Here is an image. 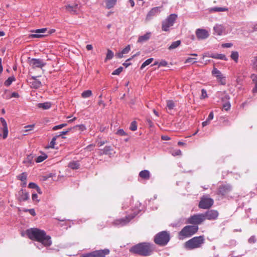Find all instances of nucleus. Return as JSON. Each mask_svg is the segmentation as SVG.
<instances>
[{"mask_svg":"<svg viewBox=\"0 0 257 257\" xmlns=\"http://www.w3.org/2000/svg\"><path fill=\"white\" fill-rule=\"evenodd\" d=\"M26 233L30 239L39 242L45 246H50L52 244L51 236L47 235L44 230L34 227L27 229Z\"/></svg>","mask_w":257,"mask_h":257,"instance_id":"1","label":"nucleus"},{"mask_svg":"<svg viewBox=\"0 0 257 257\" xmlns=\"http://www.w3.org/2000/svg\"><path fill=\"white\" fill-rule=\"evenodd\" d=\"M154 249L155 246L153 244L144 242L133 246L130 248V251L142 256H148L153 253Z\"/></svg>","mask_w":257,"mask_h":257,"instance_id":"2","label":"nucleus"},{"mask_svg":"<svg viewBox=\"0 0 257 257\" xmlns=\"http://www.w3.org/2000/svg\"><path fill=\"white\" fill-rule=\"evenodd\" d=\"M204 243L203 236H196L185 242L184 247L187 250H192L201 247Z\"/></svg>","mask_w":257,"mask_h":257,"instance_id":"3","label":"nucleus"},{"mask_svg":"<svg viewBox=\"0 0 257 257\" xmlns=\"http://www.w3.org/2000/svg\"><path fill=\"white\" fill-rule=\"evenodd\" d=\"M170 239V234L166 231L158 233L154 237V242L160 246H165Z\"/></svg>","mask_w":257,"mask_h":257,"instance_id":"4","label":"nucleus"},{"mask_svg":"<svg viewBox=\"0 0 257 257\" xmlns=\"http://www.w3.org/2000/svg\"><path fill=\"white\" fill-rule=\"evenodd\" d=\"M198 226H185L179 232V238L184 239V238L189 237L197 231Z\"/></svg>","mask_w":257,"mask_h":257,"instance_id":"5","label":"nucleus"},{"mask_svg":"<svg viewBox=\"0 0 257 257\" xmlns=\"http://www.w3.org/2000/svg\"><path fill=\"white\" fill-rule=\"evenodd\" d=\"M177 18V15L171 14L168 18L162 22V29L163 31L167 32L169 28L172 27Z\"/></svg>","mask_w":257,"mask_h":257,"instance_id":"6","label":"nucleus"},{"mask_svg":"<svg viewBox=\"0 0 257 257\" xmlns=\"http://www.w3.org/2000/svg\"><path fill=\"white\" fill-rule=\"evenodd\" d=\"M213 203L214 201L212 199L207 196H203L200 199L198 207L201 209H209Z\"/></svg>","mask_w":257,"mask_h":257,"instance_id":"7","label":"nucleus"},{"mask_svg":"<svg viewBox=\"0 0 257 257\" xmlns=\"http://www.w3.org/2000/svg\"><path fill=\"white\" fill-rule=\"evenodd\" d=\"M204 220L205 218L204 214H198L192 215L189 217L187 221V223L193 225H197L201 224Z\"/></svg>","mask_w":257,"mask_h":257,"instance_id":"8","label":"nucleus"},{"mask_svg":"<svg viewBox=\"0 0 257 257\" xmlns=\"http://www.w3.org/2000/svg\"><path fill=\"white\" fill-rule=\"evenodd\" d=\"M29 64L33 68H41L46 65V63L42 60L35 58H32L30 60Z\"/></svg>","mask_w":257,"mask_h":257,"instance_id":"9","label":"nucleus"},{"mask_svg":"<svg viewBox=\"0 0 257 257\" xmlns=\"http://www.w3.org/2000/svg\"><path fill=\"white\" fill-rule=\"evenodd\" d=\"M205 219L215 220L218 216V212L216 210H210L203 214Z\"/></svg>","mask_w":257,"mask_h":257,"instance_id":"10","label":"nucleus"},{"mask_svg":"<svg viewBox=\"0 0 257 257\" xmlns=\"http://www.w3.org/2000/svg\"><path fill=\"white\" fill-rule=\"evenodd\" d=\"M109 253V249H104L103 250H96L88 254L90 257H105V255L108 254Z\"/></svg>","mask_w":257,"mask_h":257,"instance_id":"11","label":"nucleus"},{"mask_svg":"<svg viewBox=\"0 0 257 257\" xmlns=\"http://www.w3.org/2000/svg\"><path fill=\"white\" fill-rule=\"evenodd\" d=\"M196 35L198 39H205L207 38L209 36L208 32L203 29H198L196 31Z\"/></svg>","mask_w":257,"mask_h":257,"instance_id":"12","label":"nucleus"},{"mask_svg":"<svg viewBox=\"0 0 257 257\" xmlns=\"http://www.w3.org/2000/svg\"><path fill=\"white\" fill-rule=\"evenodd\" d=\"M29 83L31 87L37 89L42 86L41 81L37 79L36 76H33L29 79Z\"/></svg>","mask_w":257,"mask_h":257,"instance_id":"13","label":"nucleus"},{"mask_svg":"<svg viewBox=\"0 0 257 257\" xmlns=\"http://www.w3.org/2000/svg\"><path fill=\"white\" fill-rule=\"evenodd\" d=\"M29 199V194L28 192L21 190L18 193V199L20 201H25Z\"/></svg>","mask_w":257,"mask_h":257,"instance_id":"14","label":"nucleus"},{"mask_svg":"<svg viewBox=\"0 0 257 257\" xmlns=\"http://www.w3.org/2000/svg\"><path fill=\"white\" fill-rule=\"evenodd\" d=\"M140 211V210L139 209H135L133 214L132 215H128L126 216L125 218L122 219L120 223H127L135 217Z\"/></svg>","mask_w":257,"mask_h":257,"instance_id":"15","label":"nucleus"},{"mask_svg":"<svg viewBox=\"0 0 257 257\" xmlns=\"http://www.w3.org/2000/svg\"><path fill=\"white\" fill-rule=\"evenodd\" d=\"M230 190V187L228 185H220L218 189V193L224 195L229 192Z\"/></svg>","mask_w":257,"mask_h":257,"instance_id":"16","label":"nucleus"},{"mask_svg":"<svg viewBox=\"0 0 257 257\" xmlns=\"http://www.w3.org/2000/svg\"><path fill=\"white\" fill-rule=\"evenodd\" d=\"M159 7H155L152 8L148 13L146 20L147 21L150 20L152 18L159 13Z\"/></svg>","mask_w":257,"mask_h":257,"instance_id":"17","label":"nucleus"},{"mask_svg":"<svg viewBox=\"0 0 257 257\" xmlns=\"http://www.w3.org/2000/svg\"><path fill=\"white\" fill-rule=\"evenodd\" d=\"M18 179L22 181L21 186L23 187H26L27 185V174L25 172H23L17 176Z\"/></svg>","mask_w":257,"mask_h":257,"instance_id":"18","label":"nucleus"},{"mask_svg":"<svg viewBox=\"0 0 257 257\" xmlns=\"http://www.w3.org/2000/svg\"><path fill=\"white\" fill-rule=\"evenodd\" d=\"M151 32H147L144 35L139 36L137 42L142 43L147 41L151 38Z\"/></svg>","mask_w":257,"mask_h":257,"instance_id":"19","label":"nucleus"},{"mask_svg":"<svg viewBox=\"0 0 257 257\" xmlns=\"http://www.w3.org/2000/svg\"><path fill=\"white\" fill-rule=\"evenodd\" d=\"M47 31V29L46 28H42V29H37L35 32L37 34H32L31 35L30 37L31 38H41V37H42L43 36H44V35H41V34H40V33H44L46 31Z\"/></svg>","mask_w":257,"mask_h":257,"instance_id":"20","label":"nucleus"},{"mask_svg":"<svg viewBox=\"0 0 257 257\" xmlns=\"http://www.w3.org/2000/svg\"><path fill=\"white\" fill-rule=\"evenodd\" d=\"M213 30L214 34L218 36L221 35L224 31L223 27L221 25H216L214 27Z\"/></svg>","mask_w":257,"mask_h":257,"instance_id":"21","label":"nucleus"},{"mask_svg":"<svg viewBox=\"0 0 257 257\" xmlns=\"http://www.w3.org/2000/svg\"><path fill=\"white\" fill-rule=\"evenodd\" d=\"M139 176L142 179L148 180L150 177V173L148 170H143L140 172Z\"/></svg>","mask_w":257,"mask_h":257,"instance_id":"22","label":"nucleus"},{"mask_svg":"<svg viewBox=\"0 0 257 257\" xmlns=\"http://www.w3.org/2000/svg\"><path fill=\"white\" fill-rule=\"evenodd\" d=\"M68 167L73 170L78 169L80 167V164L79 161H73L69 163Z\"/></svg>","mask_w":257,"mask_h":257,"instance_id":"23","label":"nucleus"},{"mask_svg":"<svg viewBox=\"0 0 257 257\" xmlns=\"http://www.w3.org/2000/svg\"><path fill=\"white\" fill-rule=\"evenodd\" d=\"M33 156L32 155H29L24 160L23 163L27 166H30L33 163Z\"/></svg>","mask_w":257,"mask_h":257,"instance_id":"24","label":"nucleus"},{"mask_svg":"<svg viewBox=\"0 0 257 257\" xmlns=\"http://www.w3.org/2000/svg\"><path fill=\"white\" fill-rule=\"evenodd\" d=\"M37 106L43 109H48L51 107V103L49 102L39 103L37 104Z\"/></svg>","mask_w":257,"mask_h":257,"instance_id":"25","label":"nucleus"},{"mask_svg":"<svg viewBox=\"0 0 257 257\" xmlns=\"http://www.w3.org/2000/svg\"><path fill=\"white\" fill-rule=\"evenodd\" d=\"M112 151V149L110 146H105L103 150H101L100 155H109Z\"/></svg>","mask_w":257,"mask_h":257,"instance_id":"26","label":"nucleus"},{"mask_svg":"<svg viewBox=\"0 0 257 257\" xmlns=\"http://www.w3.org/2000/svg\"><path fill=\"white\" fill-rule=\"evenodd\" d=\"M210 57L214 59H220V60H226V57L225 55L222 54H212L210 56Z\"/></svg>","mask_w":257,"mask_h":257,"instance_id":"27","label":"nucleus"},{"mask_svg":"<svg viewBox=\"0 0 257 257\" xmlns=\"http://www.w3.org/2000/svg\"><path fill=\"white\" fill-rule=\"evenodd\" d=\"M116 3V0H106V6L107 9L113 8Z\"/></svg>","mask_w":257,"mask_h":257,"instance_id":"28","label":"nucleus"},{"mask_svg":"<svg viewBox=\"0 0 257 257\" xmlns=\"http://www.w3.org/2000/svg\"><path fill=\"white\" fill-rule=\"evenodd\" d=\"M77 5H75L74 6H68L66 7V9L69 11L70 13L74 14L77 13Z\"/></svg>","mask_w":257,"mask_h":257,"instance_id":"29","label":"nucleus"},{"mask_svg":"<svg viewBox=\"0 0 257 257\" xmlns=\"http://www.w3.org/2000/svg\"><path fill=\"white\" fill-rule=\"evenodd\" d=\"M217 81L221 84L225 85L226 84L225 77L223 76L222 74L217 75Z\"/></svg>","mask_w":257,"mask_h":257,"instance_id":"30","label":"nucleus"},{"mask_svg":"<svg viewBox=\"0 0 257 257\" xmlns=\"http://www.w3.org/2000/svg\"><path fill=\"white\" fill-rule=\"evenodd\" d=\"M181 44V41L180 40H178L175 42H173L171 45L168 47L169 50H172L177 48Z\"/></svg>","mask_w":257,"mask_h":257,"instance_id":"31","label":"nucleus"},{"mask_svg":"<svg viewBox=\"0 0 257 257\" xmlns=\"http://www.w3.org/2000/svg\"><path fill=\"white\" fill-rule=\"evenodd\" d=\"M251 62L252 68L257 71V56L253 57L251 59Z\"/></svg>","mask_w":257,"mask_h":257,"instance_id":"32","label":"nucleus"},{"mask_svg":"<svg viewBox=\"0 0 257 257\" xmlns=\"http://www.w3.org/2000/svg\"><path fill=\"white\" fill-rule=\"evenodd\" d=\"M92 95V91L90 90H85L81 93V96L84 98L89 97Z\"/></svg>","mask_w":257,"mask_h":257,"instance_id":"33","label":"nucleus"},{"mask_svg":"<svg viewBox=\"0 0 257 257\" xmlns=\"http://www.w3.org/2000/svg\"><path fill=\"white\" fill-rule=\"evenodd\" d=\"M153 60L154 59L153 58H151L146 60L141 65L140 68L141 69L143 70L146 66L151 64L153 62Z\"/></svg>","mask_w":257,"mask_h":257,"instance_id":"34","label":"nucleus"},{"mask_svg":"<svg viewBox=\"0 0 257 257\" xmlns=\"http://www.w3.org/2000/svg\"><path fill=\"white\" fill-rule=\"evenodd\" d=\"M15 80H16V79H15V77H14V76L10 77L5 82L4 84L6 86H9L12 84V83L13 81H15Z\"/></svg>","mask_w":257,"mask_h":257,"instance_id":"35","label":"nucleus"},{"mask_svg":"<svg viewBox=\"0 0 257 257\" xmlns=\"http://www.w3.org/2000/svg\"><path fill=\"white\" fill-rule=\"evenodd\" d=\"M222 96L221 97V99L222 101L225 102L226 101H228V100L230 99V97L228 94L226 93L225 91H223L221 92Z\"/></svg>","mask_w":257,"mask_h":257,"instance_id":"36","label":"nucleus"},{"mask_svg":"<svg viewBox=\"0 0 257 257\" xmlns=\"http://www.w3.org/2000/svg\"><path fill=\"white\" fill-rule=\"evenodd\" d=\"M72 130H78L80 132H83L86 130V127L84 124L77 125L72 128Z\"/></svg>","mask_w":257,"mask_h":257,"instance_id":"37","label":"nucleus"},{"mask_svg":"<svg viewBox=\"0 0 257 257\" xmlns=\"http://www.w3.org/2000/svg\"><path fill=\"white\" fill-rule=\"evenodd\" d=\"M167 107L169 109L172 110L175 107V103L173 100H167Z\"/></svg>","mask_w":257,"mask_h":257,"instance_id":"38","label":"nucleus"},{"mask_svg":"<svg viewBox=\"0 0 257 257\" xmlns=\"http://www.w3.org/2000/svg\"><path fill=\"white\" fill-rule=\"evenodd\" d=\"M113 55H114V54H113V52L111 50L108 49L107 51V54H106V58L105 59V61H106L107 60L111 59L113 58Z\"/></svg>","mask_w":257,"mask_h":257,"instance_id":"39","label":"nucleus"},{"mask_svg":"<svg viewBox=\"0 0 257 257\" xmlns=\"http://www.w3.org/2000/svg\"><path fill=\"white\" fill-rule=\"evenodd\" d=\"M58 137V136H56L52 138V139L49 145L48 148H53V149L55 148V145L56 144V141Z\"/></svg>","mask_w":257,"mask_h":257,"instance_id":"40","label":"nucleus"},{"mask_svg":"<svg viewBox=\"0 0 257 257\" xmlns=\"http://www.w3.org/2000/svg\"><path fill=\"white\" fill-rule=\"evenodd\" d=\"M231 58L232 60H234L236 62H237L238 59V53L237 52H232L231 54Z\"/></svg>","mask_w":257,"mask_h":257,"instance_id":"41","label":"nucleus"},{"mask_svg":"<svg viewBox=\"0 0 257 257\" xmlns=\"http://www.w3.org/2000/svg\"><path fill=\"white\" fill-rule=\"evenodd\" d=\"M47 158V156L45 154H44L42 156H40L37 158V159L36 160V162L37 163L42 162L44 160H45Z\"/></svg>","mask_w":257,"mask_h":257,"instance_id":"42","label":"nucleus"},{"mask_svg":"<svg viewBox=\"0 0 257 257\" xmlns=\"http://www.w3.org/2000/svg\"><path fill=\"white\" fill-rule=\"evenodd\" d=\"M130 128L133 131H135L137 130V123L136 121H133L131 122Z\"/></svg>","mask_w":257,"mask_h":257,"instance_id":"43","label":"nucleus"},{"mask_svg":"<svg viewBox=\"0 0 257 257\" xmlns=\"http://www.w3.org/2000/svg\"><path fill=\"white\" fill-rule=\"evenodd\" d=\"M231 107L230 103L229 101H227L223 104L222 108L225 111H228L230 109Z\"/></svg>","mask_w":257,"mask_h":257,"instance_id":"44","label":"nucleus"},{"mask_svg":"<svg viewBox=\"0 0 257 257\" xmlns=\"http://www.w3.org/2000/svg\"><path fill=\"white\" fill-rule=\"evenodd\" d=\"M212 10L214 12H225L227 11V9L221 7H215L213 8Z\"/></svg>","mask_w":257,"mask_h":257,"instance_id":"45","label":"nucleus"},{"mask_svg":"<svg viewBox=\"0 0 257 257\" xmlns=\"http://www.w3.org/2000/svg\"><path fill=\"white\" fill-rule=\"evenodd\" d=\"M123 70V68L122 67H120L118 68L115 70L112 73V74L113 75H119Z\"/></svg>","mask_w":257,"mask_h":257,"instance_id":"46","label":"nucleus"},{"mask_svg":"<svg viewBox=\"0 0 257 257\" xmlns=\"http://www.w3.org/2000/svg\"><path fill=\"white\" fill-rule=\"evenodd\" d=\"M197 61H196V58H187L186 61H185V63H196Z\"/></svg>","mask_w":257,"mask_h":257,"instance_id":"47","label":"nucleus"},{"mask_svg":"<svg viewBox=\"0 0 257 257\" xmlns=\"http://www.w3.org/2000/svg\"><path fill=\"white\" fill-rule=\"evenodd\" d=\"M19 97V93L18 92H13L12 93L11 96H7L6 98L7 99H10V98H11L12 97L18 98Z\"/></svg>","mask_w":257,"mask_h":257,"instance_id":"48","label":"nucleus"},{"mask_svg":"<svg viewBox=\"0 0 257 257\" xmlns=\"http://www.w3.org/2000/svg\"><path fill=\"white\" fill-rule=\"evenodd\" d=\"M131 50V47L130 45H127L125 48H124L122 51L121 52L123 54H127Z\"/></svg>","mask_w":257,"mask_h":257,"instance_id":"49","label":"nucleus"},{"mask_svg":"<svg viewBox=\"0 0 257 257\" xmlns=\"http://www.w3.org/2000/svg\"><path fill=\"white\" fill-rule=\"evenodd\" d=\"M207 97V94L206 90L202 89L201 90V95L200 96V99H204Z\"/></svg>","mask_w":257,"mask_h":257,"instance_id":"50","label":"nucleus"},{"mask_svg":"<svg viewBox=\"0 0 257 257\" xmlns=\"http://www.w3.org/2000/svg\"><path fill=\"white\" fill-rule=\"evenodd\" d=\"M116 134L120 136H125L127 135L126 133L122 129L118 130L116 132Z\"/></svg>","mask_w":257,"mask_h":257,"instance_id":"51","label":"nucleus"},{"mask_svg":"<svg viewBox=\"0 0 257 257\" xmlns=\"http://www.w3.org/2000/svg\"><path fill=\"white\" fill-rule=\"evenodd\" d=\"M212 74L214 75L216 77H217V75H219L221 74V73L216 68H214L212 71Z\"/></svg>","mask_w":257,"mask_h":257,"instance_id":"52","label":"nucleus"},{"mask_svg":"<svg viewBox=\"0 0 257 257\" xmlns=\"http://www.w3.org/2000/svg\"><path fill=\"white\" fill-rule=\"evenodd\" d=\"M250 77L255 84L257 85V75L253 74L251 75Z\"/></svg>","mask_w":257,"mask_h":257,"instance_id":"53","label":"nucleus"},{"mask_svg":"<svg viewBox=\"0 0 257 257\" xmlns=\"http://www.w3.org/2000/svg\"><path fill=\"white\" fill-rule=\"evenodd\" d=\"M32 199L34 201L38 202L39 200L38 199V195L36 193H33L32 196Z\"/></svg>","mask_w":257,"mask_h":257,"instance_id":"54","label":"nucleus"},{"mask_svg":"<svg viewBox=\"0 0 257 257\" xmlns=\"http://www.w3.org/2000/svg\"><path fill=\"white\" fill-rule=\"evenodd\" d=\"M248 241L250 243H254L256 241V239L254 236H251L248 240Z\"/></svg>","mask_w":257,"mask_h":257,"instance_id":"55","label":"nucleus"},{"mask_svg":"<svg viewBox=\"0 0 257 257\" xmlns=\"http://www.w3.org/2000/svg\"><path fill=\"white\" fill-rule=\"evenodd\" d=\"M168 64V63L165 60H162L159 63V67L160 66H166Z\"/></svg>","mask_w":257,"mask_h":257,"instance_id":"56","label":"nucleus"},{"mask_svg":"<svg viewBox=\"0 0 257 257\" xmlns=\"http://www.w3.org/2000/svg\"><path fill=\"white\" fill-rule=\"evenodd\" d=\"M38 186L36 183H33V182L30 183L29 184V187L30 188L36 189Z\"/></svg>","mask_w":257,"mask_h":257,"instance_id":"57","label":"nucleus"},{"mask_svg":"<svg viewBox=\"0 0 257 257\" xmlns=\"http://www.w3.org/2000/svg\"><path fill=\"white\" fill-rule=\"evenodd\" d=\"M71 130H72V128H68L67 131H63L62 132H61L60 134L59 135H58V137L62 136V135H66L68 132H69L70 131H71Z\"/></svg>","mask_w":257,"mask_h":257,"instance_id":"58","label":"nucleus"},{"mask_svg":"<svg viewBox=\"0 0 257 257\" xmlns=\"http://www.w3.org/2000/svg\"><path fill=\"white\" fill-rule=\"evenodd\" d=\"M213 117H214L213 112V111H211L209 114L208 117L207 118V119L208 121H210L213 118Z\"/></svg>","mask_w":257,"mask_h":257,"instance_id":"59","label":"nucleus"},{"mask_svg":"<svg viewBox=\"0 0 257 257\" xmlns=\"http://www.w3.org/2000/svg\"><path fill=\"white\" fill-rule=\"evenodd\" d=\"M34 127V125H27L25 126V132H28L29 131H31L33 129Z\"/></svg>","mask_w":257,"mask_h":257,"instance_id":"60","label":"nucleus"},{"mask_svg":"<svg viewBox=\"0 0 257 257\" xmlns=\"http://www.w3.org/2000/svg\"><path fill=\"white\" fill-rule=\"evenodd\" d=\"M232 46L231 43H224L222 45V47L223 48H230Z\"/></svg>","mask_w":257,"mask_h":257,"instance_id":"61","label":"nucleus"},{"mask_svg":"<svg viewBox=\"0 0 257 257\" xmlns=\"http://www.w3.org/2000/svg\"><path fill=\"white\" fill-rule=\"evenodd\" d=\"M61 128H62L60 124H59V125H58L54 126L53 127V131H56V130H59V129H61Z\"/></svg>","mask_w":257,"mask_h":257,"instance_id":"62","label":"nucleus"},{"mask_svg":"<svg viewBox=\"0 0 257 257\" xmlns=\"http://www.w3.org/2000/svg\"><path fill=\"white\" fill-rule=\"evenodd\" d=\"M209 123H210V121H208L207 119H206L205 121H203L202 123V125L204 127V126L207 125V124H208Z\"/></svg>","mask_w":257,"mask_h":257,"instance_id":"63","label":"nucleus"},{"mask_svg":"<svg viewBox=\"0 0 257 257\" xmlns=\"http://www.w3.org/2000/svg\"><path fill=\"white\" fill-rule=\"evenodd\" d=\"M29 211L30 213L33 216H35L36 215V213L34 209H29Z\"/></svg>","mask_w":257,"mask_h":257,"instance_id":"64","label":"nucleus"}]
</instances>
